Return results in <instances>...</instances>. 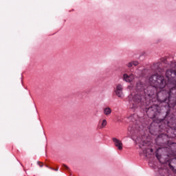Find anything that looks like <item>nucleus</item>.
Listing matches in <instances>:
<instances>
[{"label":"nucleus","mask_w":176,"mask_h":176,"mask_svg":"<svg viewBox=\"0 0 176 176\" xmlns=\"http://www.w3.org/2000/svg\"><path fill=\"white\" fill-rule=\"evenodd\" d=\"M50 168L51 170H54L55 171H58V168Z\"/></svg>","instance_id":"nucleus-12"},{"label":"nucleus","mask_w":176,"mask_h":176,"mask_svg":"<svg viewBox=\"0 0 176 176\" xmlns=\"http://www.w3.org/2000/svg\"><path fill=\"white\" fill-rule=\"evenodd\" d=\"M148 96H152V94H148Z\"/></svg>","instance_id":"nucleus-13"},{"label":"nucleus","mask_w":176,"mask_h":176,"mask_svg":"<svg viewBox=\"0 0 176 176\" xmlns=\"http://www.w3.org/2000/svg\"><path fill=\"white\" fill-rule=\"evenodd\" d=\"M63 167L64 170H69V168H68L67 166L65 164H63Z\"/></svg>","instance_id":"nucleus-9"},{"label":"nucleus","mask_w":176,"mask_h":176,"mask_svg":"<svg viewBox=\"0 0 176 176\" xmlns=\"http://www.w3.org/2000/svg\"><path fill=\"white\" fill-rule=\"evenodd\" d=\"M134 65L135 67H137L138 65V61H133V62H130L128 63V67H133Z\"/></svg>","instance_id":"nucleus-8"},{"label":"nucleus","mask_w":176,"mask_h":176,"mask_svg":"<svg viewBox=\"0 0 176 176\" xmlns=\"http://www.w3.org/2000/svg\"><path fill=\"white\" fill-rule=\"evenodd\" d=\"M38 166H40L41 167H43V163H42V162H38Z\"/></svg>","instance_id":"nucleus-10"},{"label":"nucleus","mask_w":176,"mask_h":176,"mask_svg":"<svg viewBox=\"0 0 176 176\" xmlns=\"http://www.w3.org/2000/svg\"><path fill=\"white\" fill-rule=\"evenodd\" d=\"M50 168L51 170H54L55 171H58V168Z\"/></svg>","instance_id":"nucleus-11"},{"label":"nucleus","mask_w":176,"mask_h":176,"mask_svg":"<svg viewBox=\"0 0 176 176\" xmlns=\"http://www.w3.org/2000/svg\"><path fill=\"white\" fill-rule=\"evenodd\" d=\"M104 113L108 116V115H111V113H112V109L109 107H106L104 109Z\"/></svg>","instance_id":"nucleus-7"},{"label":"nucleus","mask_w":176,"mask_h":176,"mask_svg":"<svg viewBox=\"0 0 176 176\" xmlns=\"http://www.w3.org/2000/svg\"><path fill=\"white\" fill-rule=\"evenodd\" d=\"M113 142H114L115 146L119 149V151H122V149H123V143H122V140L113 138Z\"/></svg>","instance_id":"nucleus-3"},{"label":"nucleus","mask_w":176,"mask_h":176,"mask_svg":"<svg viewBox=\"0 0 176 176\" xmlns=\"http://www.w3.org/2000/svg\"><path fill=\"white\" fill-rule=\"evenodd\" d=\"M123 80L130 83L131 82H133V80H134V75L133 74L128 75L127 74H124Z\"/></svg>","instance_id":"nucleus-4"},{"label":"nucleus","mask_w":176,"mask_h":176,"mask_svg":"<svg viewBox=\"0 0 176 176\" xmlns=\"http://www.w3.org/2000/svg\"><path fill=\"white\" fill-rule=\"evenodd\" d=\"M108 122H107V120L105 119H100L98 122V129H105L107 127V124Z\"/></svg>","instance_id":"nucleus-5"},{"label":"nucleus","mask_w":176,"mask_h":176,"mask_svg":"<svg viewBox=\"0 0 176 176\" xmlns=\"http://www.w3.org/2000/svg\"><path fill=\"white\" fill-rule=\"evenodd\" d=\"M137 90H138V91H142V90H144V86L142 85V83L141 82V81H139L137 83Z\"/></svg>","instance_id":"nucleus-6"},{"label":"nucleus","mask_w":176,"mask_h":176,"mask_svg":"<svg viewBox=\"0 0 176 176\" xmlns=\"http://www.w3.org/2000/svg\"><path fill=\"white\" fill-rule=\"evenodd\" d=\"M114 92L116 96H118L120 98H123V85L118 84L114 88Z\"/></svg>","instance_id":"nucleus-2"},{"label":"nucleus","mask_w":176,"mask_h":176,"mask_svg":"<svg viewBox=\"0 0 176 176\" xmlns=\"http://www.w3.org/2000/svg\"><path fill=\"white\" fill-rule=\"evenodd\" d=\"M129 103L132 104L131 108H135V105H137V104H140V102H142V96H141L138 94H131V95H129Z\"/></svg>","instance_id":"nucleus-1"}]
</instances>
